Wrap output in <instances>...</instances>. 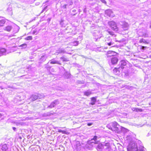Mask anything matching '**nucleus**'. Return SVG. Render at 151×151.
I'll return each instance as SVG.
<instances>
[{"mask_svg": "<svg viewBox=\"0 0 151 151\" xmlns=\"http://www.w3.org/2000/svg\"><path fill=\"white\" fill-rule=\"evenodd\" d=\"M127 151H138L137 146L134 142L131 140L127 146Z\"/></svg>", "mask_w": 151, "mask_h": 151, "instance_id": "f257e3e1", "label": "nucleus"}, {"mask_svg": "<svg viewBox=\"0 0 151 151\" xmlns=\"http://www.w3.org/2000/svg\"><path fill=\"white\" fill-rule=\"evenodd\" d=\"M111 127L109 128V129H111L115 132L118 133L119 132V125L116 122H114L111 123L110 124Z\"/></svg>", "mask_w": 151, "mask_h": 151, "instance_id": "f03ea898", "label": "nucleus"}, {"mask_svg": "<svg viewBox=\"0 0 151 151\" xmlns=\"http://www.w3.org/2000/svg\"><path fill=\"white\" fill-rule=\"evenodd\" d=\"M108 24L111 29L114 31H117L118 30V28L117 27L116 23L114 21L109 22Z\"/></svg>", "mask_w": 151, "mask_h": 151, "instance_id": "7ed1b4c3", "label": "nucleus"}, {"mask_svg": "<svg viewBox=\"0 0 151 151\" xmlns=\"http://www.w3.org/2000/svg\"><path fill=\"white\" fill-rule=\"evenodd\" d=\"M105 41L106 45H107L109 46H111V47L115 46L114 43L112 41L111 39L109 37L105 38Z\"/></svg>", "mask_w": 151, "mask_h": 151, "instance_id": "20e7f679", "label": "nucleus"}, {"mask_svg": "<svg viewBox=\"0 0 151 151\" xmlns=\"http://www.w3.org/2000/svg\"><path fill=\"white\" fill-rule=\"evenodd\" d=\"M119 24L124 30H127L128 29L129 25L127 23L124 22H120Z\"/></svg>", "mask_w": 151, "mask_h": 151, "instance_id": "39448f33", "label": "nucleus"}, {"mask_svg": "<svg viewBox=\"0 0 151 151\" xmlns=\"http://www.w3.org/2000/svg\"><path fill=\"white\" fill-rule=\"evenodd\" d=\"M103 149L105 151H113L112 150L110 146V144L109 143H106L104 144Z\"/></svg>", "mask_w": 151, "mask_h": 151, "instance_id": "423d86ee", "label": "nucleus"}, {"mask_svg": "<svg viewBox=\"0 0 151 151\" xmlns=\"http://www.w3.org/2000/svg\"><path fill=\"white\" fill-rule=\"evenodd\" d=\"M59 104V102L58 100H55L53 101L48 106L47 108H52L54 107L56 105L58 104Z\"/></svg>", "mask_w": 151, "mask_h": 151, "instance_id": "0eeeda50", "label": "nucleus"}, {"mask_svg": "<svg viewBox=\"0 0 151 151\" xmlns=\"http://www.w3.org/2000/svg\"><path fill=\"white\" fill-rule=\"evenodd\" d=\"M39 94H37V95H32L30 97L29 99V100L30 101H34L38 99H39Z\"/></svg>", "mask_w": 151, "mask_h": 151, "instance_id": "6e6552de", "label": "nucleus"}, {"mask_svg": "<svg viewBox=\"0 0 151 151\" xmlns=\"http://www.w3.org/2000/svg\"><path fill=\"white\" fill-rule=\"evenodd\" d=\"M122 67H119L118 68H115L113 70V72L115 75H118L119 74L120 72L122 71Z\"/></svg>", "mask_w": 151, "mask_h": 151, "instance_id": "1a4fd4ad", "label": "nucleus"}, {"mask_svg": "<svg viewBox=\"0 0 151 151\" xmlns=\"http://www.w3.org/2000/svg\"><path fill=\"white\" fill-rule=\"evenodd\" d=\"M116 54V52L112 51H109L107 52L106 56L108 58L115 56Z\"/></svg>", "mask_w": 151, "mask_h": 151, "instance_id": "9d476101", "label": "nucleus"}, {"mask_svg": "<svg viewBox=\"0 0 151 151\" xmlns=\"http://www.w3.org/2000/svg\"><path fill=\"white\" fill-rule=\"evenodd\" d=\"M105 13L107 16L109 17H113L114 16L113 14V12L111 9H107L105 11Z\"/></svg>", "mask_w": 151, "mask_h": 151, "instance_id": "9b49d317", "label": "nucleus"}, {"mask_svg": "<svg viewBox=\"0 0 151 151\" xmlns=\"http://www.w3.org/2000/svg\"><path fill=\"white\" fill-rule=\"evenodd\" d=\"M118 58L115 57L114 56L111 58V61L112 64H116L118 61Z\"/></svg>", "mask_w": 151, "mask_h": 151, "instance_id": "f8f14e48", "label": "nucleus"}, {"mask_svg": "<svg viewBox=\"0 0 151 151\" xmlns=\"http://www.w3.org/2000/svg\"><path fill=\"white\" fill-rule=\"evenodd\" d=\"M97 137L96 136H94L93 138L91 140L88 141V143L89 144H92L94 143V144H96V139Z\"/></svg>", "mask_w": 151, "mask_h": 151, "instance_id": "ddd939ff", "label": "nucleus"}, {"mask_svg": "<svg viewBox=\"0 0 151 151\" xmlns=\"http://www.w3.org/2000/svg\"><path fill=\"white\" fill-rule=\"evenodd\" d=\"M7 149L8 147L5 144L0 146V151H7Z\"/></svg>", "mask_w": 151, "mask_h": 151, "instance_id": "4468645a", "label": "nucleus"}, {"mask_svg": "<svg viewBox=\"0 0 151 151\" xmlns=\"http://www.w3.org/2000/svg\"><path fill=\"white\" fill-rule=\"evenodd\" d=\"M105 143H104L103 144H99L97 147H96V149L98 151H101L103 149V147L104 145V144Z\"/></svg>", "mask_w": 151, "mask_h": 151, "instance_id": "2eb2a0df", "label": "nucleus"}, {"mask_svg": "<svg viewBox=\"0 0 151 151\" xmlns=\"http://www.w3.org/2000/svg\"><path fill=\"white\" fill-rule=\"evenodd\" d=\"M127 63H128V62L126 60H122L121 61L120 63L121 65L120 67H122V69L124 68L123 66L126 65Z\"/></svg>", "mask_w": 151, "mask_h": 151, "instance_id": "dca6fc26", "label": "nucleus"}, {"mask_svg": "<svg viewBox=\"0 0 151 151\" xmlns=\"http://www.w3.org/2000/svg\"><path fill=\"white\" fill-rule=\"evenodd\" d=\"M66 53V52L65 50L63 48H59L56 52V53Z\"/></svg>", "mask_w": 151, "mask_h": 151, "instance_id": "f3484780", "label": "nucleus"}, {"mask_svg": "<svg viewBox=\"0 0 151 151\" xmlns=\"http://www.w3.org/2000/svg\"><path fill=\"white\" fill-rule=\"evenodd\" d=\"M50 63L52 64H57L61 65V63L58 61L54 60H52L50 61Z\"/></svg>", "mask_w": 151, "mask_h": 151, "instance_id": "a211bd4d", "label": "nucleus"}, {"mask_svg": "<svg viewBox=\"0 0 151 151\" xmlns=\"http://www.w3.org/2000/svg\"><path fill=\"white\" fill-rule=\"evenodd\" d=\"M47 58V57L46 55H42L40 58V60L42 62H44L46 60Z\"/></svg>", "mask_w": 151, "mask_h": 151, "instance_id": "6ab92c4d", "label": "nucleus"}, {"mask_svg": "<svg viewBox=\"0 0 151 151\" xmlns=\"http://www.w3.org/2000/svg\"><path fill=\"white\" fill-rule=\"evenodd\" d=\"M6 50L3 48L0 49V54H6Z\"/></svg>", "mask_w": 151, "mask_h": 151, "instance_id": "aec40b11", "label": "nucleus"}, {"mask_svg": "<svg viewBox=\"0 0 151 151\" xmlns=\"http://www.w3.org/2000/svg\"><path fill=\"white\" fill-rule=\"evenodd\" d=\"M132 110L133 111H135L136 112H141L142 111V109H138L137 108H133L132 109Z\"/></svg>", "mask_w": 151, "mask_h": 151, "instance_id": "412c9836", "label": "nucleus"}, {"mask_svg": "<svg viewBox=\"0 0 151 151\" xmlns=\"http://www.w3.org/2000/svg\"><path fill=\"white\" fill-rule=\"evenodd\" d=\"M12 29V27L11 26H8L6 27L5 30L8 31L10 32Z\"/></svg>", "mask_w": 151, "mask_h": 151, "instance_id": "4be33fe9", "label": "nucleus"}, {"mask_svg": "<svg viewBox=\"0 0 151 151\" xmlns=\"http://www.w3.org/2000/svg\"><path fill=\"white\" fill-rule=\"evenodd\" d=\"M139 42L140 43H143L145 44H148V42L143 39H141L139 41Z\"/></svg>", "mask_w": 151, "mask_h": 151, "instance_id": "5701e85b", "label": "nucleus"}, {"mask_svg": "<svg viewBox=\"0 0 151 151\" xmlns=\"http://www.w3.org/2000/svg\"><path fill=\"white\" fill-rule=\"evenodd\" d=\"M93 36L95 37H94V38L95 39V41H97L98 40V39H100L101 37V36H98V35H96H96H93Z\"/></svg>", "mask_w": 151, "mask_h": 151, "instance_id": "b1692460", "label": "nucleus"}, {"mask_svg": "<svg viewBox=\"0 0 151 151\" xmlns=\"http://www.w3.org/2000/svg\"><path fill=\"white\" fill-rule=\"evenodd\" d=\"M19 47H21V48H25L27 47V45L25 43H24L20 45L19 46Z\"/></svg>", "mask_w": 151, "mask_h": 151, "instance_id": "393cba45", "label": "nucleus"}, {"mask_svg": "<svg viewBox=\"0 0 151 151\" xmlns=\"http://www.w3.org/2000/svg\"><path fill=\"white\" fill-rule=\"evenodd\" d=\"M58 132H62L63 134H68V132H66L65 131H63L60 129H58Z\"/></svg>", "mask_w": 151, "mask_h": 151, "instance_id": "a878e982", "label": "nucleus"}, {"mask_svg": "<svg viewBox=\"0 0 151 151\" xmlns=\"http://www.w3.org/2000/svg\"><path fill=\"white\" fill-rule=\"evenodd\" d=\"M60 59L62 60V61L63 62L64 61H68V60L65 58L64 57H62L60 58Z\"/></svg>", "mask_w": 151, "mask_h": 151, "instance_id": "bb28decb", "label": "nucleus"}, {"mask_svg": "<svg viewBox=\"0 0 151 151\" xmlns=\"http://www.w3.org/2000/svg\"><path fill=\"white\" fill-rule=\"evenodd\" d=\"M5 22V21L4 20H0V27L3 26Z\"/></svg>", "mask_w": 151, "mask_h": 151, "instance_id": "cd10ccee", "label": "nucleus"}, {"mask_svg": "<svg viewBox=\"0 0 151 151\" xmlns=\"http://www.w3.org/2000/svg\"><path fill=\"white\" fill-rule=\"evenodd\" d=\"M25 39L27 40H32V36H29L26 37Z\"/></svg>", "mask_w": 151, "mask_h": 151, "instance_id": "c85d7f7f", "label": "nucleus"}, {"mask_svg": "<svg viewBox=\"0 0 151 151\" xmlns=\"http://www.w3.org/2000/svg\"><path fill=\"white\" fill-rule=\"evenodd\" d=\"M84 94L86 96H88L91 94V92L90 91H86L84 93Z\"/></svg>", "mask_w": 151, "mask_h": 151, "instance_id": "c756f323", "label": "nucleus"}, {"mask_svg": "<svg viewBox=\"0 0 151 151\" xmlns=\"http://www.w3.org/2000/svg\"><path fill=\"white\" fill-rule=\"evenodd\" d=\"M107 32L111 35L112 36L114 35L115 34L114 33V32H113L110 31L109 30H107Z\"/></svg>", "mask_w": 151, "mask_h": 151, "instance_id": "7c9ffc66", "label": "nucleus"}, {"mask_svg": "<svg viewBox=\"0 0 151 151\" xmlns=\"http://www.w3.org/2000/svg\"><path fill=\"white\" fill-rule=\"evenodd\" d=\"M73 45L76 46L78 45L79 43L78 41H75L73 42Z\"/></svg>", "mask_w": 151, "mask_h": 151, "instance_id": "2f4dec72", "label": "nucleus"}, {"mask_svg": "<svg viewBox=\"0 0 151 151\" xmlns=\"http://www.w3.org/2000/svg\"><path fill=\"white\" fill-rule=\"evenodd\" d=\"M143 37H148V35L147 33H143V34L141 35Z\"/></svg>", "mask_w": 151, "mask_h": 151, "instance_id": "473e14b6", "label": "nucleus"}, {"mask_svg": "<svg viewBox=\"0 0 151 151\" xmlns=\"http://www.w3.org/2000/svg\"><path fill=\"white\" fill-rule=\"evenodd\" d=\"M38 34V32L36 29L34 30L32 33V34L34 35H37Z\"/></svg>", "mask_w": 151, "mask_h": 151, "instance_id": "72a5a7b5", "label": "nucleus"}, {"mask_svg": "<svg viewBox=\"0 0 151 151\" xmlns=\"http://www.w3.org/2000/svg\"><path fill=\"white\" fill-rule=\"evenodd\" d=\"M146 48V47H145L143 46H141L140 47V49L142 50L143 51L145 50Z\"/></svg>", "mask_w": 151, "mask_h": 151, "instance_id": "f704fd0d", "label": "nucleus"}, {"mask_svg": "<svg viewBox=\"0 0 151 151\" xmlns=\"http://www.w3.org/2000/svg\"><path fill=\"white\" fill-rule=\"evenodd\" d=\"M96 101V99L95 97H92L91 98V101L93 102H95Z\"/></svg>", "mask_w": 151, "mask_h": 151, "instance_id": "c9c22d12", "label": "nucleus"}, {"mask_svg": "<svg viewBox=\"0 0 151 151\" xmlns=\"http://www.w3.org/2000/svg\"><path fill=\"white\" fill-rule=\"evenodd\" d=\"M44 116H50L51 115H50V112H48V113H47V114H44Z\"/></svg>", "mask_w": 151, "mask_h": 151, "instance_id": "e433bc0d", "label": "nucleus"}, {"mask_svg": "<svg viewBox=\"0 0 151 151\" xmlns=\"http://www.w3.org/2000/svg\"><path fill=\"white\" fill-rule=\"evenodd\" d=\"M101 1L102 3L105 4H106V2L105 0H101Z\"/></svg>", "mask_w": 151, "mask_h": 151, "instance_id": "4c0bfd02", "label": "nucleus"}, {"mask_svg": "<svg viewBox=\"0 0 151 151\" xmlns=\"http://www.w3.org/2000/svg\"><path fill=\"white\" fill-rule=\"evenodd\" d=\"M47 6H46L45 7L44 9L42 10V12H44V11H45L46 10V9H47Z\"/></svg>", "mask_w": 151, "mask_h": 151, "instance_id": "58836bf2", "label": "nucleus"}, {"mask_svg": "<svg viewBox=\"0 0 151 151\" xmlns=\"http://www.w3.org/2000/svg\"><path fill=\"white\" fill-rule=\"evenodd\" d=\"M78 143L76 144V147H78V146H80V144L79 143V142H78Z\"/></svg>", "mask_w": 151, "mask_h": 151, "instance_id": "ea45409f", "label": "nucleus"}, {"mask_svg": "<svg viewBox=\"0 0 151 151\" xmlns=\"http://www.w3.org/2000/svg\"><path fill=\"white\" fill-rule=\"evenodd\" d=\"M95 104V102H92L91 103V104L92 105H94Z\"/></svg>", "mask_w": 151, "mask_h": 151, "instance_id": "a19ab883", "label": "nucleus"}, {"mask_svg": "<svg viewBox=\"0 0 151 151\" xmlns=\"http://www.w3.org/2000/svg\"><path fill=\"white\" fill-rule=\"evenodd\" d=\"M92 124L91 123H89L87 125L88 126H91V125H92Z\"/></svg>", "mask_w": 151, "mask_h": 151, "instance_id": "79ce46f5", "label": "nucleus"}, {"mask_svg": "<svg viewBox=\"0 0 151 151\" xmlns=\"http://www.w3.org/2000/svg\"><path fill=\"white\" fill-rule=\"evenodd\" d=\"M116 42H122L123 41L122 40H119V41H118L117 40H116Z\"/></svg>", "mask_w": 151, "mask_h": 151, "instance_id": "37998d69", "label": "nucleus"}, {"mask_svg": "<svg viewBox=\"0 0 151 151\" xmlns=\"http://www.w3.org/2000/svg\"><path fill=\"white\" fill-rule=\"evenodd\" d=\"M13 128V130H14V131H15L16 130V128L15 127H13L12 128Z\"/></svg>", "mask_w": 151, "mask_h": 151, "instance_id": "c03bdc74", "label": "nucleus"}, {"mask_svg": "<svg viewBox=\"0 0 151 151\" xmlns=\"http://www.w3.org/2000/svg\"><path fill=\"white\" fill-rule=\"evenodd\" d=\"M66 6H67V5L66 4H65V5L64 6H63V7L64 8H66Z\"/></svg>", "mask_w": 151, "mask_h": 151, "instance_id": "a18cd8bd", "label": "nucleus"}, {"mask_svg": "<svg viewBox=\"0 0 151 151\" xmlns=\"http://www.w3.org/2000/svg\"><path fill=\"white\" fill-rule=\"evenodd\" d=\"M76 11V10L75 9H74L73 10V12H75Z\"/></svg>", "mask_w": 151, "mask_h": 151, "instance_id": "49530a36", "label": "nucleus"}, {"mask_svg": "<svg viewBox=\"0 0 151 151\" xmlns=\"http://www.w3.org/2000/svg\"><path fill=\"white\" fill-rule=\"evenodd\" d=\"M130 137L129 136L128 137H127V139H129V137Z\"/></svg>", "mask_w": 151, "mask_h": 151, "instance_id": "de8ad7c7", "label": "nucleus"}, {"mask_svg": "<svg viewBox=\"0 0 151 151\" xmlns=\"http://www.w3.org/2000/svg\"><path fill=\"white\" fill-rule=\"evenodd\" d=\"M140 151H145V150H140Z\"/></svg>", "mask_w": 151, "mask_h": 151, "instance_id": "09e8293b", "label": "nucleus"}, {"mask_svg": "<svg viewBox=\"0 0 151 151\" xmlns=\"http://www.w3.org/2000/svg\"><path fill=\"white\" fill-rule=\"evenodd\" d=\"M8 87L9 88H11V87L10 86H8Z\"/></svg>", "mask_w": 151, "mask_h": 151, "instance_id": "8fccbe9b", "label": "nucleus"}, {"mask_svg": "<svg viewBox=\"0 0 151 151\" xmlns=\"http://www.w3.org/2000/svg\"><path fill=\"white\" fill-rule=\"evenodd\" d=\"M150 28H151V25L150 26Z\"/></svg>", "mask_w": 151, "mask_h": 151, "instance_id": "3c124183", "label": "nucleus"}, {"mask_svg": "<svg viewBox=\"0 0 151 151\" xmlns=\"http://www.w3.org/2000/svg\"><path fill=\"white\" fill-rule=\"evenodd\" d=\"M24 76H21L20 77H23Z\"/></svg>", "mask_w": 151, "mask_h": 151, "instance_id": "603ef678", "label": "nucleus"}, {"mask_svg": "<svg viewBox=\"0 0 151 151\" xmlns=\"http://www.w3.org/2000/svg\"><path fill=\"white\" fill-rule=\"evenodd\" d=\"M61 128H64L65 127H61Z\"/></svg>", "mask_w": 151, "mask_h": 151, "instance_id": "864d4df0", "label": "nucleus"}, {"mask_svg": "<svg viewBox=\"0 0 151 151\" xmlns=\"http://www.w3.org/2000/svg\"><path fill=\"white\" fill-rule=\"evenodd\" d=\"M97 34H99V33H96Z\"/></svg>", "mask_w": 151, "mask_h": 151, "instance_id": "5fc2aeb1", "label": "nucleus"}]
</instances>
